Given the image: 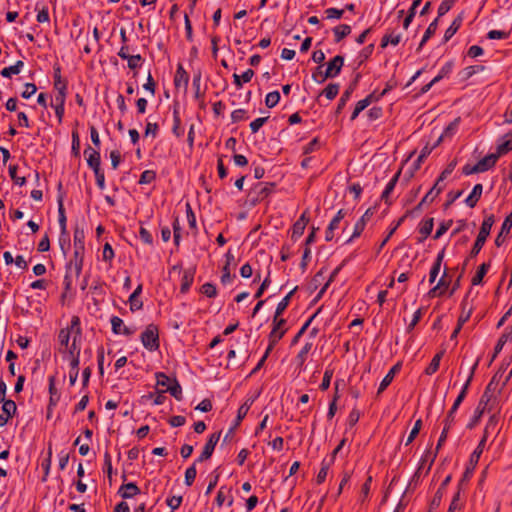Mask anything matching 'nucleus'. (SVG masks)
Instances as JSON below:
<instances>
[{
  "instance_id": "1",
  "label": "nucleus",
  "mask_w": 512,
  "mask_h": 512,
  "mask_svg": "<svg viewBox=\"0 0 512 512\" xmlns=\"http://www.w3.org/2000/svg\"><path fill=\"white\" fill-rule=\"evenodd\" d=\"M489 426L487 425L485 428V433L480 442L478 443L476 449L472 452L469 459V464L467 465L462 478L458 482L459 489H463V487L467 484V482L470 480V478L473 475V472L475 470V467L477 466L480 456L483 452L485 443L487 441V432H488Z\"/></svg>"
},
{
  "instance_id": "2",
  "label": "nucleus",
  "mask_w": 512,
  "mask_h": 512,
  "mask_svg": "<svg viewBox=\"0 0 512 512\" xmlns=\"http://www.w3.org/2000/svg\"><path fill=\"white\" fill-rule=\"evenodd\" d=\"M479 361H480V359L478 358L476 360V362L473 364V366L471 367L470 374H469L465 384L463 385L459 395L455 399L452 407L448 411V413L446 415V418L444 419L443 423H447V424L453 426L454 421H455V413H456V411L458 410L459 406L461 405V403L463 402V400L465 399V397L467 395L469 386H470V384H471V382L473 380L474 373H475V371H476V369L478 367Z\"/></svg>"
},
{
  "instance_id": "3",
  "label": "nucleus",
  "mask_w": 512,
  "mask_h": 512,
  "mask_svg": "<svg viewBox=\"0 0 512 512\" xmlns=\"http://www.w3.org/2000/svg\"><path fill=\"white\" fill-rule=\"evenodd\" d=\"M494 222H495V218H494L493 214L488 215L484 218V220L481 224L478 236H477L475 243L469 253V258H474L479 254V252L483 248L487 238L490 235L491 228H492Z\"/></svg>"
},
{
  "instance_id": "4",
  "label": "nucleus",
  "mask_w": 512,
  "mask_h": 512,
  "mask_svg": "<svg viewBox=\"0 0 512 512\" xmlns=\"http://www.w3.org/2000/svg\"><path fill=\"white\" fill-rule=\"evenodd\" d=\"M457 165V161H451L441 172L433 187L423 197V202H433L434 199L443 191L445 185L442 182L453 172Z\"/></svg>"
},
{
  "instance_id": "5",
  "label": "nucleus",
  "mask_w": 512,
  "mask_h": 512,
  "mask_svg": "<svg viewBox=\"0 0 512 512\" xmlns=\"http://www.w3.org/2000/svg\"><path fill=\"white\" fill-rule=\"evenodd\" d=\"M274 188L275 183L273 182L257 183L248 194L250 205L254 207L258 203L266 199L269 195L272 194Z\"/></svg>"
},
{
  "instance_id": "6",
  "label": "nucleus",
  "mask_w": 512,
  "mask_h": 512,
  "mask_svg": "<svg viewBox=\"0 0 512 512\" xmlns=\"http://www.w3.org/2000/svg\"><path fill=\"white\" fill-rule=\"evenodd\" d=\"M142 345L150 352L157 351L160 347L159 330L155 324H149L140 336Z\"/></svg>"
},
{
  "instance_id": "7",
  "label": "nucleus",
  "mask_w": 512,
  "mask_h": 512,
  "mask_svg": "<svg viewBox=\"0 0 512 512\" xmlns=\"http://www.w3.org/2000/svg\"><path fill=\"white\" fill-rule=\"evenodd\" d=\"M492 385H493V382H490L486 386V388L479 400L478 406L476 407V409L474 411V415L472 416L471 420L467 424L468 429H473L480 421L487 404L489 403V401L491 400V398L493 396V392H492V388H491Z\"/></svg>"
},
{
  "instance_id": "8",
  "label": "nucleus",
  "mask_w": 512,
  "mask_h": 512,
  "mask_svg": "<svg viewBox=\"0 0 512 512\" xmlns=\"http://www.w3.org/2000/svg\"><path fill=\"white\" fill-rule=\"evenodd\" d=\"M71 329L75 331V335L73 336V340L71 345H68V348L63 350L66 352L69 357L80 356V341L82 336L81 322L78 316H73L71 318ZM62 351V349H60Z\"/></svg>"
},
{
  "instance_id": "9",
  "label": "nucleus",
  "mask_w": 512,
  "mask_h": 512,
  "mask_svg": "<svg viewBox=\"0 0 512 512\" xmlns=\"http://www.w3.org/2000/svg\"><path fill=\"white\" fill-rule=\"evenodd\" d=\"M286 319L281 318L280 316H277L274 314L273 320H272V330L269 333L268 339H271V342H279L287 332L286 326Z\"/></svg>"
},
{
  "instance_id": "10",
  "label": "nucleus",
  "mask_w": 512,
  "mask_h": 512,
  "mask_svg": "<svg viewBox=\"0 0 512 512\" xmlns=\"http://www.w3.org/2000/svg\"><path fill=\"white\" fill-rule=\"evenodd\" d=\"M220 436H221V431L219 432H215V433H212L206 444L204 445L203 447V450L201 452V454L199 455V457L195 460L196 462L198 463H202L208 459L211 458L213 452H214V449L220 439Z\"/></svg>"
},
{
  "instance_id": "11",
  "label": "nucleus",
  "mask_w": 512,
  "mask_h": 512,
  "mask_svg": "<svg viewBox=\"0 0 512 512\" xmlns=\"http://www.w3.org/2000/svg\"><path fill=\"white\" fill-rule=\"evenodd\" d=\"M84 154L87 155V165L93 170L94 174L103 172L101 169L100 151L93 149L91 146H88L84 150Z\"/></svg>"
},
{
  "instance_id": "12",
  "label": "nucleus",
  "mask_w": 512,
  "mask_h": 512,
  "mask_svg": "<svg viewBox=\"0 0 512 512\" xmlns=\"http://www.w3.org/2000/svg\"><path fill=\"white\" fill-rule=\"evenodd\" d=\"M375 208H368L365 213L361 216V218L356 222L354 226L353 233L351 237L346 241V243H351L355 238H358L363 232L366 223L370 220L372 215L374 214Z\"/></svg>"
},
{
  "instance_id": "13",
  "label": "nucleus",
  "mask_w": 512,
  "mask_h": 512,
  "mask_svg": "<svg viewBox=\"0 0 512 512\" xmlns=\"http://www.w3.org/2000/svg\"><path fill=\"white\" fill-rule=\"evenodd\" d=\"M85 247H74L73 257L67 265L74 268L75 277L78 278L82 272Z\"/></svg>"
},
{
  "instance_id": "14",
  "label": "nucleus",
  "mask_w": 512,
  "mask_h": 512,
  "mask_svg": "<svg viewBox=\"0 0 512 512\" xmlns=\"http://www.w3.org/2000/svg\"><path fill=\"white\" fill-rule=\"evenodd\" d=\"M361 75L358 73L355 77V80L347 87V89L342 93L337 107L335 109V114L339 115L344 107L346 106L347 102L350 100L352 93L354 92L357 82L360 79Z\"/></svg>"
},
{
  "instance_id": "15",
  "label": "nucleus",
  "mask_w": 512,
  "mask_h": 512,
  "mask_svg": "<svg viewBox=\"0 0 512 512\" xmlns=\"http://www.w3.org/2000/svg\"><path fill=\"white\" fill-rule=\"evenodd\" d=\"M451 479L452 476L447 475L445 479L442 481L436 493L434 494L433 499L431 500L429 512H433V510L437 509L440 506L443 495L445 493V489L447 485L450 483Z\"/></svg>"
},
{
  "instance_id": "16",
  "label": "nucleus",
  "mask_w": 512,
  "mask_h": 512,
  "mask_svg": "<svg viewBox=\"0 0 512 512\" xmlns=\"http://www.w3.org/2000/svg\"><path fill=\"white\" fill-rule=\"evenodd\" d=\"M344 65V57L341 55H336L332 58L326 67V77H336L340 74L341 69Z\"/></svg>"
},
{
  "instance_id": "17",
  "label": "nucleus",
  "mask_w": 512,
  "mask_h": 512,
  "mask_svg": "<svg viewBox=\"0 0 512 512\" xmlns=\"http://www.w3.org/2000/svg\"><path fill=\"white\" fill-rule=\"evenodd\" d=\"M512 151V130L505 134L500 140L496 148V155L500 158Z\"/></svg>"
},
{
  "instance_id": "18",
  "label": "nucleus",
  "mask_w": 512,
  "mask_h": 512,
  "mask_svg": "<svg viewBox=\"0 0 512 512\" xmlns=\"http://www.w3.org/2000/svg\"><path fill=\"white\" fill-rule=\"evenodd\" d=\"M110 322L112 326V332L116 335L123 334L130 336L134 333L133 329L124 326L123 320L118 316H112Z\"/></svg>"
},
{
  "instance_id": "19",
  "label": "nucleus",
  "mask_w": 512,
  "mask_h": 512,
  "mask_svg": "<svg viewBox=\"0 0 512 512\" xmlns=\"http://www.w3.org/2000/svg\"><path fill=\"white\" fill-rule=\"evenodd\" d=\"M512 228V211L506 216L504 222L502 223L501 230L495 239V245L497 247L502 246L505 241L504 235H508Z\"/></svg>"
},
{
  "instance_id": "20",
  "label": "nucleus",
  "mask_w": 512,
  "mask_h": 512,
  "mask_svg": "<svg viewBox=\"0 0 512 512\" xmlns=\"http://www.w3.org/2000/svg\"><path fill=\"white\" fill-rule=\"evenodd\" d=\"M401 369V363H396L392 368L388 371V373L382 379L377 394H381L393 381L396 373H398Z\"/></svg>"
},
{
  "instance_id": "21",
  "label": "nucleus",
  "mask_w": 512,
  "mask_h": 512,
  "mask_svg": "<svg viewBox=\"0 0 512 512\" xmlns=\"http://www.w3.org/2000/svg\"><path fill=\"white\" fill-rule=\"evenodd\" d=\"M259 394L260 392L256 396L247 398L246 401L239 407L234 427L240 425L241 421L246 417L250 407L252 406L256 398L259 396Z\"/></svg>"
},
{
  "instance_id": "22",
  "label": "nucleus",
  "mask_w": 512,
  "mask_h": 512,
  "mask_svg": "<svg viewBox=\"0 0 512 512\" xmlns=\"http://www.w3.org/2000/svg\"><path fill=\"white\" fill-rule=\"evenodd\" d=\"M118 494L123 499L132 498L138 494H140V489L134 482H129L126 484H122L118 490Z\"/></svg>"
},
{
  "instance_id": "23",
  "label": "nucleus",
  "mask_w": 512,
  "mask_h": 512,
  "mask_svg": "<svg viewBox=\"0 0 512 512\" xmlns=\"http://www.w3.org/2000/svg\"><path fill=\"white\" fill-rule=\"evenodd\" d=\"M58 222H59V226L61 229V236L65 235L66 238L68 239L67 226H66L67 218H66V214H65L62 195L58 196Z\"/></svg>"
},
{
  "instance_id": "24",
  "label": "nucleus",
  "mask_w": 512,
  "mask_h": 512,
  "mask_svg": "<svg viewBox=\"0 0 512 512\" xmlns=\"http://www.w3.org/2000/svg\"><path fill=\"white\" fill-rule=\"evenodd\" d=\"M195 276V268L186 269L183 272L181 278L180 292L185 294L189 291L191 285L193 284Z\"/></svg>"
},
{
  "instance_id": "25",
  "label": "nucleus",
  "mask_w": 512,
  "mask_h": 512,
  "mask_svg": "<svg viewBox=\"0 0 512 512\" xmlns=\"http://www.w3.org/2000/svg\"><path fill=\"white\" fill-rule=\"evenodd\" d=\"M482 192H483V186L482 184H476L471 193L468 195V197L465 199V204L470 207V208H474L478 201L480 200L481 196H482Z\"/></svg>"
},
{
  "instance_id": "26",
  "label": "nucleus",
  "mask_w": 512,
  "mask_h": 512,
  "mask_svg": "<svg viewBox=\"0 0 512 512\" xmlns=\"http://www.w3.org/2000/svg\"><path fill=\"white\" fill-rule=\"evenodd\" d=\"M401 175V170H399L392 178L391 180L388 182V184L386 185L384 191L382 192V195H381V200H383L387 205H391V201L389 200V196L390 194L392 193V191L394 190L398 180H399V177Z\"/></svg>"
},
{
  "instance_id": "27",
  "label": "nucleus",
  "mask_w": 512,
  "mask_h": 512,
  "mask_svg": "<svg viewBox=\"0 0 512 512\" xmlns=\"http://www.w3.org/2000/svg\"><path fill=\"white\" fill-rule=\"evenodd\" d=\"M499 159L496 153H490L477 162V165L480 168V172H485L496 165L497 160Z\"/></svg>"
},
{
  "instance_id": "28",
  "label": "nucleus",
  "mask_w": 512,
  "mask_h": 512,
  "mask_svg": "<svg viewBox=\"0 0 512 512\" xmlns=\"http://www.w3.org/2000/svg\"><path fill=\"white\" fill-rule=\"evenodd\" d=\"M142 288H143L142 284H139L136 287V289L134 290V292L129 297L128 301L130 303V310L132 312L138 311V310L142 309V307H143V302L138 299V297L142 293Z\"/></svg>"
},
{
  "instance_id": "29",
  "label": "nucleus",
  "mask_w": 512,
  "mask_h": 512,
  "mask_svg": "<svg viewBox=\"0 0 512 512\" xmlns=\"http://www.w3.org/2000/svg\"><path fill=\"white\" fill-rule=\"evenodd\" d=\"M434 227V219L433 218H427L423 220L419 225V233L421 234V237L419 238L418 242H423L432 232Z\"/></svg>"
},
{
  "instance_id": "30",
  "label": "nucleus",
  "mask_w": 512,
  "mask_h": 512,
  "mask_svg": "<svg viewBox=\"0 0 512 512\" xmlns=\"http://www.w3.org/2000/svg\"><path fill=\"white\" fill-rule=\"evenodd\" d=\"M486 69L484 65H471L459 72V76L461 78V81H467L470 79L473 75L483 72Z\"/></svg>"
},
{
  "instance_id": "31",
  "label": "nucleus",
  "mask_w": 512,
  "mask_h": 512,
  "mask_svg": "<svg viewBox=\"0 0 512 512\" xmlns=\"http://www.w3.org/2000/svg\"><path fill=\"white\" fill-rule=\"evenodd\" d=\"M444 252L445 250L442 249L438 254H437V257L435 259V262L430 270V273H429V282L432 284L435 282L439 272H440V269H441V264H442V261L444 259Z\"/></svg>"
},
{
  "instance_id": "32",
  "label": "nucleus",
  "mask_w": 512,
  "mask_h": 512,
  "mask_svg": "<svg viewBox=\"0 0 512 512\" xmlns=\"http://www.w3.org/2000/svg\"><path fill=\"white\" fill-rule=\"evenodd\" d=\"M189 83V75L186 72V70L183 68L181 64L178 65L175 77H174V84L176 87H180L182 84L184 87H187Z\"/></svg>"
},
{
  "instance_id": "33",
  "label": "nucleus",
  "mask_w": 512,
  "mask_h": 512,
  "mask_svg": "<svg viewBox=\"0 0 512 512\" xmlns=\"http://www.w3.org/2000/svg\"><path fill=\"white\" fill-rule=\"evenodd\" d=\"M490 266H491V262H487V263H482V264L478 267V269H477V271H476L475 275H474V276L472 277V279H471V284H472L473 286H476V285H479V284H481V283H482L483 278H484V276L486 275V273L488 272V270H489Z\"/></svg>"
},
{
  "instance_id": "34",
  "label": "nucleus",
  "mask_w": 512,
  "mask_h": 512,
  "mask_svg": "<svg viewBox=\"0 0 512 512\" xmlns=\"http://www.w3.org/2000/svg\"><path fill=\"white\" fill-rule=\"evenodd\" d=\"M508 341H512V336H511V330L509 332H504L498 339L495 347H494V353L491 357V362L495 360V358L497 357V355L501 352V350L503 349L504 345L508 342Z\"/></svg>"
},
{
  "instance_id": "35",
  "label": "nucleus",
  "mask_w": 512,
  "mask_h": 512,
  "mask_svg": "<svg viewBox=\"0 0 512 512\" xmlns=\"http://www.w3.org/2000/svg\"><path fill=\"white\" fill-rule=\"evenodd\" d=\"M351 26L348 24H340L333 28L334 41L339 43L342 39L347 37L351 33Z\"/></svg>"
},
{
  "instance_id": "36",
  "label": "nucleus",
  "mask_w": 512,
  "mask_h": 512,
  "mask_svg": "<svg viewBox=\"0 0 512 512\" xmlns=\"http://www.w3.org/2000/svg\"><path fill=\"white\" fill-rule=\"evenodd\" d=\"M438 27V18L434 19L426 29L419 46L417 48L418 51L422 49V47L425 45V43L435 34Z\"/></svg>"
},
{
  "instance_id": "37",
  "label": "nucleus",
  "mask_w": 512,
  "mask_h": 512,
  "mask_svg": "<svg viewBox=\"0 0 512 512\" xmlns=\"http://www.w3.org/2000/svg\"><path fill=\"white\" fill-rule=\"evenodd\" d=\"M71 335H75V331L71 329V324L66 328H62L58 334V340L61 347L68 348Z\"/></svg>"
},
{
  "instance_id": "38",
  "label": "nucleus",
  "mask_w": 512,
  "mask_h": 512,
  "mask_svg": "<svg viewBox=\"0 0 512 512\" xmlns=\"http://www.w3.org/2000/svg\"><path fill=\"white\" fill-rule=\"evenodd\" d=\"M298 289V286H295L278 304H277V307H276V310H275V315L276 317L277 316H281L283 314V312L286 310V308L288 307L289 303H290V300L292 298V296L294 295V293L297 291Z\"/></svg>"
},
{
  "instance_id": "39",
  "label": "nucleus",
  "mask_w": 512,
  "mask_h": 512,
  "mask_svg": "<svg viewBox=\"0 0 512 512\" xmlns=\"http://www.w3.org/2000/svg\"><path fill=\"white\" fill-rule=\"evenodd\" d=\"M24 66L23 61L18 60L14 65L5 67L0 71V75L5 78H10L12 75H17L21 72Z\"/></svg>"
},
{
  "instance_id": "40",
  "label": "nucleus",
  "mask_w": 512,
  "mask_h": 512,
  "mask_svg": "<svg viewBox=\"0 0 512 512\" xmlns=\"http://www.w3.org/2000/svg\"><path fill=\"white\" fill-rule=\"evenodd\" d=\"M461 24H462V17L461 16L456 17L444 33V38H443L444 42L449 41L455 35V33L459 30Z\"/></svg>"
},
{
  "instance_id": "41",
  "label": "nucleus",
  "mask_w": 512,
  "mask_h": 512,
  "mask_svg": "<svg viewBox=\"0 0 512 512\" xmlns=\"http://www.w3.org/2000/svg\"><path fill=\"white\" fill-rule=\"evenodd\" d=\"M250 337L249 335H244L242 338H238L236 340L237 343V352L239 355L244 356L245 359H248V345H249Z\"/></svg>"
},
{
  "instance_id": "42",
  "label": "nucleus",
  "mask_w": 512,
  "mask_h": 512,
  "mask_svg": "<svg viewBox=\"0 0 512 512\" xmlns=\"http://www.w3.org/2000/svg\"><path fill=\"white\" fill-rule=\"evenodd\" d=\"M166 391H168L176 400L180 401L182 399V387L176 378L172 379L171 385H168L166 390H162V393Z\"/></svg>"
},
{
  "instance_id": "43",
  "label": "nucleus",
  "mask_w": 512,
  "mask_h": 512,
  "mask_svg": "<svg viewBox=\"0 0 512 512\" xmlns=\"http://www.w3.org/2000/svg\"><path fill=\"white\" fill-rule=\"evenodd\" d=\"M1 403H2V408H1L2 409V414L7 416L9 419L13 418V416L17 412V405H16V403L13 400H11V399L2 401Z\"/></svg>"
},
{
  "instance_id": "44",
  "label": "nucleus",
  "mask_w": 512,
  "mask_h": 512,
  "mask_svg": "<svg viewBox=\"0 0 512 512\" xmlns=\"http://www.w3.org/2000/svg\"><path fill=\"white\" fill-rule=\"evenodd\" d=\"M443 355H444V351H440L434 355L430 364L425 369V374L432 375L437 372V370L439 369L440 361H441Z\"/></svg>"
},
{
  "instance_id": "45",
  "label": "nucleus",
  "mask_w": 512,
  "mask_h": 512,
  "mask_svg": "<svg viewBox=\"0 0 512 512\" xmlns=\"http://www.w3.org/2000/svg\"><path fill=\"white\" fill-rule=\"evenodd\" d=\"M320 312V309H318L304 324L303 326L300 328V330L297 332V334L293 337L292 341H291V345H296L300 338L303 336V334L306 332V330L309 328L310 324L312 323V321L315 319V317L318 315V313Z\"/></svg>"
},
{
  "instance_id": "46",
  "label": "nucleus",
  "mask_w": 512,
  "mask_h": 512,
  "mask_svg": "<svg viewBox=\"0 0 512 512\" xmlns=\"http://www.w3.org/2000/svg\"><path fill=\"white\" fill-rule=\"evenodd\" d=\"M340 86L338 83H329L320 93L321 95H324L328 100H333L338 92H339Z\"/></svg>"
},
{
  "instance_id": "47",
  "label": "nucleus",
  "mask_w": 512,
  "mask_h": 512,
  "mask_svg": "<svg viewBox=\"0 0 512 512\" xmlns=\"http://www.w3.org/2000/svg\"><path fill=\"white\" fill-rule=\"evenodd\" d=\"M313 344L311 342H307L302 349L299 351V353L296 356V362L298 367H302L307 359V355L312 349Z\"/></svg>"
},
{
  "instance_id": "48",
  "label": "nucleus",
  "mask_w": 512,
  "mask_h": 512,
  "mask_svg": "<svg viewBox=\"0 0 512 512\" xmlns=\"http://www.w3.org/2000/svg\"><path fill=\"white\" fill-rule=\"evenodd\" d=\"M63 86V90H67V81L61 77V68L59 65L54 66V88L60 90Z\"/></svg>"
},
{
  "instance_id": "49",
  "label": "nucleus",
  "mask_w": 512,
  "mask_h": 512,
  "mask_svg": "<svg viewBox=\"0 0 512 512\" xmlns=\"http://www.w3.org/2000/svg\"><path fill=\"white\" fill-rule=\"evenodd\" d=\"M172 132L176 137H181L184 133V130L181 128V119H180L178 109H174V111H173Z\"/></svg>"
},
{
  "instance_id": "50",
  "label": "nucleus",
  "mask_w": 512,
  "mask_h": 512,
  "mask_svg": "<svg viewBox=\"0 0 512 512\" xmlns=\"http://www.w3.org/2000/svg\"><path fill=\"white\" fill-rule=\"evenodd\" d=\"M401 41V35L400 34H396L394 35L393 33L391 34H385L382 39H381V48H385L387 47L388 44H392L394 46L398 45Z\"/></svg>"
},
{
  "instance_id": "51",
  "label": "nucleus",
  "mask_w": 512,
  "mask_h": 512,
  "mask_svg": "<svg viewBox=\"0 0 512 512\" xmlns=\"http://www.w3.org/2000/svg\"><path fill=\"white\" fill-rule=\"evenodd\" d=\"M85 234L84 230L80 228L78 225L74 228V235H73V243L74 247H85L84 243Z\"/></svg>"
},
{
  "instance_id": "52",
  "label": "nucleus",
  "mask_w": 512,
  "mask_h": 512,
  "mask_svg": "<svg viewBox=\"0 0 512 512\" xmlns=\"http://www.w3.org/2000/svg\"><path fill=\"white\" fill-rule=\"evenodd\" d=\"M201 78H202V73L200 70H198L196 73H194L192 85H193V88L195 91L196 99H202L204 97V93H202L200 90Z\"/></svg>"
},
{
  "instance_id": "53",
  "label": "nucleus",
  "mask_w": 512,
  "mask_h": 512,
  "mask_svg": "<svg viewBox=\"0 0 512 512\" xmlns=\"http://www.w3.org/2000/svg\"><path fill=\"white\" fill-rule=\"evenodd\" d=\"M197 463L198 462L194 461V463L190 467H188L185 471V484L187 486H191L195 481V478L197 475V470H196Z\"/></svg>"
},
{
  "instance_id": "54",
  "label": "nucleus",
  "mask_w": 512,
  "mask_h": 512,
  "mask_svg": "<svg viewBox=\"0 0 512 512\" xmlns=\"http://www.w3.org/2000/svg\"><path fill=\"white\" fill-rule=\"evenodd\" d=\"M461 122V118L457 117L452 122L448 124V126L443 131V136L452 137L458 130L459 124Z\"/></svg>"
},
{
  "instance_id": "55",
  "label": "nucleus",
  "mask_w": 512,
  "mask_h": 512,
  "mask_svg": "<svg viewBox=\"0 0 512 512\" xmlns=\"http://www.w3.org/2000/svg\"><path fill=\"white\" fill-rule=\"evenodd\" d=\"M74 274V268H72V265H66V272L63 280L64 289L66 292L70 291L72 288V277Z\"/></svg>"
},
{
  "instance_id": "56",
  "label": "nucleus",
  "mask_w": 512,
  "mask_h": 512,
  "mask_svg": "<svg viewBox=\"0 0 512 512\" xmlns=\"http://www.w3.org/2000/svg\"><path fill=\"white\" fill-rule=\"evenodd\" d=\"M280 98L281 97L279 91L269 92L265 97V105L268 108H273L279 103Z\"/></svg>"
},
{
  "instance_id": "57",
  "label": "nucleus",
  "mask_w": 512,
  "mask_h": 512,
  "mask_svg": "<svg viewBox=\"0 0 512 512\" xmlns=\"http://www.w3.org/2000/svg\"><path fill=\"white\" fill-rule=\"evenodd\" d=\"M454 67V62L452 60L448 61L439 71L438 75L434 77V82H439L444 77L449 75Z\"/></svg>"
},
{
  "instance_id": "58",
  "label": "nucleus",
  "mask_w": 512,
  "mask_h": 512,
  "mask_svg": "<svg viewBox=\"0 0 512 512\" xmlns=\"http://www.w3.org/2000/svg\"><path fill=\"white\" fill-rule=\"evenodd\" d=\"M156 179V172L154 170H145L140 175L138 183L140 185L150 184Z\"/></svg>"
},
{
  "instance_id": "59",
  "label": "nucleus",
  "mask_w": 512,
  "mask_h": 512,
  "mask_svg": "<svg viewBox=\"0 0 512 512\" xmlns=\"http://www.w3.org/2000/svg\"><path fill=\"white\" fill-rule=\"evenodd\" d=\"M17 169H18L17 165H10L9 169H8L9 175L15 184H17L19 186H23L26 184V178L18 177Z\"/></svg>"
},
{
  "instance_id": "60",
  "label": "nucleus",
  "mask_w": 512,
  "mask_h": 512,
  "mask_svg": "<svg viewBox=\"0 0 512 512\" xmlns=\"http://www.w3.org/2000/svg\"><path fill=\"white\" fill-rule=\"evenodd\" d=\"M329 77H326V69L323 70V66L320 65L315 68V70L312 73V79L317 83H324L326 79Z\"/></svg>"
},
{
  "instance_id": "61",
  "label": "nucleus",
  "mask_w": 512,
  "mask_h": 512,
  "mask_svg": "<svg viewBox=\"0 0 512 512\" xmlns=\"http://www.w3.org/2000/svg\"><path fill=\"white\" fill-rule=\"evenodd\" d=\"M200 291L209 298H214L217 296L216 286L210 282L203 284L200 288Z\"/></svg>"
},
{
  "instance_id": "62",
  "label": "nucleus",
  "mask_w": 512,
  "mask_h": 512,
  "mask_svg": "<svg viewBox=\"0 0 512 512\" xmlns=\"http://www.w3.org/2000/svg\"><path fill=\"white\" fill-rule=\"evenodd\" d=\"M35 9L38 11L36 19L39 23H46L50 21L48 7L43 6L41 9H39V4H36Z\"/></svg>"
},
{
  "instance_id": "63",
  "label": "nucleus",
  "mask_w": 512,
  "mask_h": 512,
  "mask_svg": "<svg viewBox=\"0 0 512 512\" xmlns=\"http://www.w3.org/2000/svg\"><path fill=\"white\" fill-rule=\"evenodd\" d=\"M462 489L458 488V491L454 494L450 506L447 512H455V510H460L462 508V504L460 503V494Z\"/></svg>"
},
{
  "instance_id": "64",
  "label": "nucleus",
  "mask_w": 512,
  "mask_h": 512,
  "mask_svg": "<svg viewBox=\"0 0 512 512\" xmlns=\"http://www.w3.org/2000/svg\"><path fill=\"white\" fill-rule=\"evenodd\" d=\"M125 60L128 61V67L131 70H135L141 66L143 58L140 54H137V55H129L128 58H126Z\"/></svg>"
}]
</instances>
